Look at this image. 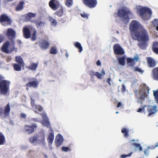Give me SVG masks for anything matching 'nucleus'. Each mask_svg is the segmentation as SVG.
Listing matches in <instances>:
<instances>
[{
    "label": "nucleus",
    "instance_id": "e2e57ef3",
    "mask_svg": "<svg viewBox=\"0 0 158 158\" xmlns=\"http://www.w3.org/2000/svg\"><path fill=\"white\" fill-rule=\"evenodd\" d=\"M158 147V142L156 143V144L155 147H153V148L154 149L155 148H156V147Z\"/></svg>",
    "mask_w": 158,
    "mask_h": 158
},
{
    "label": "nucleus",
    "instance_id": "72a5a7b5",
    "mask_svg": "<svg viewBox=\"0 0 158 158\" xmlns=\"http://www.w3.org/2000/svg\"><path fill=\"white\" fill-rule=\"evenodd\" d=\"M24 65H21L20 64H13V66L15 70L17 71H20L21 70V67Z\"/></svg>",
    "mask_w": 158,
    "mask_h": 158
},
{
    "label": "nucleus",
    "instance_id": "de8ad7c7",
    "mask_svg": "<svg viewBox=\"0 0 158 158\" xmlns=\"http://www.w3.org/2000/svg\"><path fill=\"white\" fill-rule=\"evenodd\" d=\"M131 155V153H130L128 155L123 154L120 157L121 158H125L128 156H130Z\"/></svg>",
    "mask_w": 158,
    "mask_h": 158
},
{
    "label": "nucleus",
    "instance_id": "6e6552de",
    "mask_svg": "<svg viewBox=\"0 0 158 158\" xmlns=\"http://www.w3.org/2000/svg\"><path fill=\"white\" fill-rule=\"evenodd\" d=\"M8 83L7 81L3 80L0 83V94H6L8 90Z\"/></svg>",
    "mask_w": 158,
    "mask_h": 158
},
{
    "label": "nucleus",
    "instance_id": "a18cd8bd",
    "mask_svg": "<svg viewBox=\"0 0 158 158\" xmlns=\"http://www.w3.org/2000/svg\"><path fill=\"white\" fill-rule=\"evenodd\" d=\"M153 95L156 99H158V89L156 91L153 90Z\"/></svg>",
    "mask_w": 158,
    "mask_h": 158
},
{
    "label": "nucleus",
    "instance_id": "f3484780",
    "mask_svg": "<svg viewBox=\"0 0 158 158\" xmlns=\"http://www.w3.org/2000/svg\"><path fill=\"white\" fill-rule=\"evenodd\" d=\"M138 140L135 141L134 139H133L131 140L130 142H131L134 141L131 144L135 148V150L136 151H139V152H140L142 151V148L140 146V144L138 143Z\"/></svg>",
    "mask_w": 158,
    "mask_h": 158
},
{
    "label": "nucleus",
    "instance_id": "20e7f679",
    "mask_svg": "<svg viewBox=\"0 0 158 158\" xmlns=\"http://www.w3.org/2000/svg\"><path fill=\"white\" fill-rule=\"evenodd\" d=\"M29 140L30 142L35 145H42L45 142L44 135L43 133H40L31 137Z\"/></svg>",
    "mask_w": 158,
    "mask_h": 158
},
{
    "label": "nucleus",
    "instance_id": "bf43d9fd",
    "mask_svg": "<svg viewBox=\"0 0 158 158\" xmlns=\"http://www.w3.org/2000/svg\"><path fill=\"white\" fill-rule=\"evenodd\" d=\"M122 91L124 92L125 90V87L124 85H122Z\"/></svg>",
    "mask_w": 158,
    "mask_h": 158
},
{
    "label": "nucleus",
    "instance_id": "f704fd0d",
    "mask_svg": "<svg viewBox=\"0 0 158 158\" xmlns=\"http://www.w3.org/2000/svg\"><path fill=\"white\" fill-rule=\"evenodd\" d=\"M34 103H35V102H34V100H31V106L33 107H34V106L35 108L37 110H38L40 111H41L43 110L42 108L40 106L34 105Z\"/></svg>",
    "mask_w": 158,
    "mask_h": 158
},
{
    "label": "nucleus",
    "instance_id": "4468645a",
    "mask_svg": "<svg viewBox=\"0 0 158 158\" xmlns=\"http://www.w3.org/2000/svg\"><path fill=\"white\" fill-rule=\"evenodd\" d=\"M42 116L43 120L41 122V123L44 126L49 127L50 125V124L45 113H43Z\"/></svg>",
    "mask_w": 158,
    "mask_h": 158
},
{
    "label": "nucleus",
    "instance_id": "39448f33",
    "mask_svg": "<svg viewBox=\"0 0 158 158\" xmlns=\"http://www.w3.org/2000/svg\"><path fill=\"white\" fill-rule=\"evenodd\" d=\"M129 28L132 32V35L134 33L139 32L144 29L139 22L135 20L131 22L130 24Z\"/></svg>",
    "mask_w": 158,
    "mask_h": 158
},
{
    "label": "nucleus",
    "instance_id": "ddd939ff",
    "mask_svg": "<svg viewBox=\"0 0 158 158\" xmlns=\"http://www.w3.org/2000/svg\"><path fill=\"white\" fill-rule=\"evenodd\" d=\"M114 52L118 55H123L124 52L118 44H116L114 47Z\"/></svg>",
    "mask_w": 158,
    "mask_h": 158
},
{
    "label": "nucleus",
    "instance_id": "5fc2aeb1",
    "mask_svg": "<svg viewBox=\"0 0 158 158\" xmlns=\"http://www.w3.org/2000/svg\"><path fill=\"white\" fill-rule=\"evenodd\" d=\"M21 116L22 118H25L26 117V114L23 113L21 114Z\"/></svg>",
    "mask_w": 158,
    "mask_h": 158
},
{
    "label": "nucleus",
    "instance_id": "5701e85b",
    "mask_svg": "<svg viewBox=\"0 0 158 158\" xmlns=\"http://www.w3.org/2000/svg\"><path fill=\"white\" fill-rule=\"evenodd\" d=\"M49 45V44L47 41L45 40L43 41L40 44L41 48L43 50L47 49L48 48Z\"/></svg>",
    "mask_w": 158,
    "mask_h": 158
},
{
    "label": "nucleus",
    "instance_id": "1a4fd4ad",
    "mask_svg": "<svg viewBox=\"0 0 158 158\" xmlns=\"http://www.w3.org/2000/svg\"><path fill=\"white\" fill-rule=\"evenodd\" d=\"M0 22L3 25L6 26L10 24L11 20L6 15H3L0 16Z\"/></svg>",
    "mask_w": 158,
    "mask_h": 158
},
{
    "label": "nucleus",
    "instance_id": "338daca9",
    "mask_svg": "<svg viewBox=\"0 0 158 158\" xmlns=\"http://www.w3.org/2000/svg\"><path fill=\"white\" fill-rule=\"evenodd\" d=\"M156 30L158 31V26L156 27Z\"/></svg>",
    "mask_w": 158,
    "mask_h": 158
},
{
    "label": "nucleus",
    "instance_id": "423d86ee",
    "mask_svg": "<svg viewBox=\"0 0 158 158\" xmlns=\"http://www.w3.org/2000/svg\"><path fill=\"white\" fill-rule=\"evenodd\" d=\"M14 50V42L11 41H6L3 44L2 48V51L7 53H11Z\"/></svg>",
    "mask_w": 158,
    "mask_h": 158
},
{
    "label": "nucleus",
    "instance_id": "2eb2a0df",
    "mask_svg": "<svg viewBox=\"0 0 158 158\" xmlns=\"http://www.w3.org/2000/svg\"><path fill=\"white\" fill-rule=\"evenodd\" d=\"M49 6L53 10H56L59 5V2L56 0H51L49 3Z\"/></svg>",
    "mask_w": 158,
    "mask_h": 158
},
{
    "label": "nucleus",
    "instance_id": "7c9ffc66",
    "mask_svg": "<svg viewBox=\"0 0 158 158\" xmlns=\"http://www.w3.org/2000/svg\"><path fill=\"white\" fill-rule=\"evenodd\" d=\"M54 139V135L52 133H50L48 135V141L50 144H51L53 141Z\"/></svg>",
    "mask_w": 158,
    "mask_h": 158
},
{
    "label": "nucleus",
    "instance_id": "a211bd4d",
    "mask_svg": "<svg viewBox=\"0 0 158 158\" xmlns=\"http://www.w3.org/2000/svg\"><path fill=\"white\" fill-rule=\"evenodd\" d=\"M36 127V126L35 125H33L31 126L26 125L25 127V129L27 133L31 134L34 132Z\"/></svg>",
    "mask_w": 158,
    "mask_h": 158
},
{
    "label": "nucleus",
    "instance_id": "8fccbe9b",
    "mask_svg": "<svg viewBox=\"0 0 158 158\" xmlns=\"http://www.w3.org/2000/svg\"><path fill=\"white\" fill-rule=\"evenodd\" d=\"M133 59L135 62H137L139 60V57L138 55H135Z\"/></svg>",
    "mask_w": 158,
    "mask_h": 158
},
{
    "label": "nucleus",
    "instance_id": "7ed1b4c3",
    "mask_svg": "<svg viewBox=\"0 0 158 158\" xmlns=\"http://www.w3.org/2000/svg\"><path fill=\"white\" fill-rule=\"evenodd\" d=\"M116 14L118 16L121 18L124 23H127L129 22V17L132 15V13L128 8H125L118 10Z\"/></svg>",
    "mask_w": 158,
    "mask_h": 158
},
{
    "label": "nucleus",
    "instance_id": "ea45409f",
    "mask_svg": "<svg viewBox=\"0 0 158 158\" xmlns=\"http://www.w3.org/2000/svg\"><path fill=\"white\" fill-rule=\"evenodd\" d=\"M57 52V49L55 47H52L50 50V53L52 54H55Z\"/></svg>",
    "mask_w": 158,
    "mask_h": 158
},
{
    "label": "nucleus",
    "instance_id": "2f4dec72",
    "mask_svg": "<svg viewBox=\"0 0 158 158\" xmlns=\"http://www.w3.org/2000/svg\"><path fill=\"white\" fill-rule=\"evenodd\" d=\"M25 2H21L16 8V10L17 11L21 10L23 8V6Z\"/></svg>",
    "mask_w": 158,
    "mask_h": 158
},
{
    "label": "nucleus",
    "instance_id": "9b49d317",
    "mask_svg": "<svg viewBox=\"0 0 158 158\" xmlns=\"http://www.w3.org/2000/svg\"><path fill=\"white\" fill-rule=\"evenodd\" d=\"M84 3L89 8H93L97 4L96 0H83Z\"/></svg>",
    "mask_w": 158,
    "mask_h": 158
},
{
    "label": "nucleus",
    "instance_id": "9d476101",
    "mask_svg": "<svg viewBox=\"0 0 158 158\" xmlns=\"http://www.w3.org/2000/svg\"><path fill=\"white\" fill-rule=\"evenodd\" d=\"M32 26H27L24 27L23 29V35L26 38L28 39L30 37Z\"/></svg>",
    "mask_w": 158,
    "mask_h": 158
},
{
    "label": "nucleus",
    "instance_id": "052dcab7",
    "mask_svg": "<svg viewBox=\"0 0 158 158\" xmlns=\"http://www.w3.org/2000/svg\"><path fill=\"white\" fill-rule=\"evenodd\" d=\"M110 81H111V79L110 78H107V79L106 80L107 82H108L109 84L110 85Z\"/></svg>",
    "mask_w": 158,
    "mask_h": 158
},
{
    "label": "nucleus",
    "instance_id": "69168bd1",
    "mask_svg": "<svg viewBox=\"0 0 158 158\" xmlns=\"http://www.w3.org/2000/svg\"><path fill=\"white\" fill-rule=\"evenodd\" d=\"M110 69L111 70H113V71H114V69H115L113 67H110Z\"/></svg>",
    "mask_w": 158,
    "mask_h": 158
},
{
    "label": "nucleus",
    "instance_id": "13d9d810",
    "mask_svg": "<svg viewBox=\"0 0 158 158\" xmlns=\"http://www.w3.org/2000/svg\"><path fill=\"white\" fill-rule=\"evenodd\" d=\"M122 103L121 102H119L118 103L117 107V108L119 107H121L122 106Z\"/></svg>",
    "mask_w": 158,
    "mask_h": 158
},
{
    "label": "nucleus",
    "instance_id": "0eeeda50",
    "mask_svg": "<svg viewBox=\"0 0 158 158\" xmlns=\"http://www.w3.org/2000/svg\"><path fill=\"white\" fill-rule=\"evenodd\" d=\"M149 89L145 84H143L142 87V90L140 91V98L142 100L147 98L149 94Z\"/></svg>",
    "mask_w": 158,
    "mask_h": 158
},
{
    "label": "nucleus",
    "instance_id": "a878e982",
    "mask_svg": "<svg viewBox=\"0 0 158 158\" xmlns=\"http://www.w3.org/2000/svg\"><path fill=\"white\" fill-rule=\"evenodd\" d=\"M127 64L129 66L133 67L135 64V62L133 58H127Z\"/></svg>",
    "mask_w": 158,
    "mask_h": 158
},
{
    "label": "nucleus",
    "instance_id": "393cba45",
    "mask_svg": "<svg viewBox=\"0 0 158 158\" xmlns=\"http://www.w3.org/2000/svg\"><path fill=\"white\" fill-rule=\"evenodd\" d=\"M153 78L156 80H158V67L155 68L152 70Z\"/></svg>",
    "mask_w": 158,
    "mask_h": 158
},
{
    "label": "nucleus",
    "instance_id": "c756f323",
    "mask_svg": "<svg viewBox=\"0 0 158 158\" xmlns=\"http://www.w3.org/2000/svg\"><path fill=\"white\" fill-rule=\"evenodd\" d=\"M16 61L18 63V64H20L21 65H24V62L22 58L20 56H16Z\"/></svg>",
    "mask_w": 158,
    "mask_h": 158
},
{
    "label": "nucleus",
    "instance_id": "412c9836",
    "mask_svg": "<svg viewBox=\"0 0 158 158\" xmlns=\"http://www.w3.org/2000/svg\"><path fill=\"white\" fill-rule=\"evenodd\" d=\"M10 111V108L8 105H7L6 107L5 110H2L0 108V115H1L4 114L6 115H8L9 114V112Z\"/></svg>",
    "mask_w": 158,
    "mask_h": 158
},
{
    "label": "nucleus",
    "instance_id": "0e129e2a",
    "mask_svg": "<svg viewBox=\"0 0 158 158\" xmlns=\"http://www.w3.org/2000/svg\"><path fill=\"white\" fill-rule=\"evenodd\" d=\"M153 149V147H151L148 146L147 149Z\"/></svg>",
    "mask_w": 158,
    "mask_h": 158
},
{
    "label": "nucleus",
    "instance_id": "f257e3e1",
    "mask_svg": "<svg viewBox=\"0 0 158 158\" xmlns=\"http://www.w3.org/2000/svg\"><path fill=\"white\" fill-rule=\"evenodd\" d=\"M132 37L139 42V46L141 49H144L146 48L149 39L148 34L144 29L139 32L134 33Z\"/></svg>",
    "mask_w": 158,
    "mask_h": 158
},
{
    "label": "nucleus",
    "instance_id": "4be33fe9",
    "mask_svg": "<svg viewBox=\"0 0 158 158\" xmlns=\"http://www.w3.org/2000/svg\"><path fill=\"white\" fill-rule=\"evenodd\" d=\"M147 60L148 66L150 67L155 66L156 63L154 59L151 57H148L147 58Z\"/></svg>",
    "mask_w": 158,
    "mask_h": 158
},
{
    "label": "nucleus",
    "instance_id": "e433bc0d",
    "mask_svg": "<svg viewBox=\"0 0 158 158\" xmlns=\"http://www.w3.org/2000/svg\"><path fill=\"white\" fill-rule=\"evenodd\" d=\"M37 66V64L33 63L31 64L29 66L28 69L32 70H35Z\"/></svg>",
    "mask_w": 158,
    "mask_h": 158
},
{
    "label": "nucleus",
    "instance_id": "6e6d98bb",
    "mask_svg": "<svg viewBox=\"0 0 158 158\" xmlns=\"http://www.w3.org/2000/svg\"><path fill=\"white\" fill-rule=\"evenodd\" d=\"M4 40V38L1 35H0V43L3 41Z\"/></svg>",
    "mask_w": 158,
    "mask_h": 158
},
{
    "label": "nucleus",
    "instance_id": "c9c22d12",
    "mask_svg": "<svg viewBox=\"0 0 158 158\" xmlns=\"http://www.w3.org/2000/svg\"><path fill=\"white\" fill-rule=\"evenodd\" d=\"M36 15L35 13H29L26 15V18L28 20H30L32 18L35 16Z\"/></svg>",
    "mask_w": 158,
    "mask_h": 158
},
{
    "label": "nucleus",
    "instance_id": "680f3d73",
    "mask_svg": "<svg viewBox=\"0 0 158 158\" xmlns=\"http://www.w3.org/2000/svg\"><path fill=\"white\" fill-rule=\"evenodd\" d=\"M11 60V58L10 57H8L7 59V61L8 62H9Z\"/></svg>",
    "mask_w": 158,
    "mask_h": 158
},
{
    "label": "nucleus",
    "instance_id": "4c0bfd02",
    "mask_svg": "<svg viewBox=\"0 0 158 158\" xmlns=\"http://www.w3.org/2000/svg\"><path fill=\"white\" fill-rule=\"evenodd\" d=\"M75 46L76 48H78L79 49L80 52H81L82 51V47L81 46V44L80 43L77 42H76L75 44Z\"/></svg>",
    "mask_w": 158,
    "mask_h": 158
},
{
    "label": "nucleus",
    "instance_id": "a19ab883",
    "mask_svg": "<svg viewBox=\"0 0 158 158\" xmlns=\"http://www.w3.org/2000/svg\"><path fill=\"white\" fill-rule=\"evenodd\" d=\"M49 19L52 23V24L53 26H55L56 24V21L52 18H50Z\"/></svg>",
    "mask_w": 158,
    "mask_h": 158
},
{
    "label": "nucleus",
    "instance_id": "774afa93",
    "mask_svg": "<svg viewBox=\"0 0 158 158\" xmlns=\"http://www.w3.org/2000/svg\"><path fill=\"white\" fill-rule=\"evenodd\" d=\"M119 113V112L118 111H116V113L117 114H118Z\"/></svg>",
    "mask_w": 158,
    "mask_h": 158
},
{
    "label": "nucleus",
    "instance_id": "f8f14e48",
    "mask_svg": "<svg viewBox=\"0 0 158 158\" xmlns=\"http://www.w3.org/2000/svg\"><path fill=\"white\" fill-rule=\"evenodd\" d=\"M105 71L103 69H102L100 73L98 72H95L93 71H91L90 72V75L91 77L95 75L99 79H102V77L105 76Z\"/></svg>",
    "mask_w": 158,
    "mask_h": 158
},
{
    "label": "nucleus",
    "instance_id": "473e14b6",
    "mask_svg": "<svg viewBox=\"0 0 158 158\" xmlns=\"http://www.w3.org/2000/svg\"><path fill=\"white\" fill-rule=\"evenodd\" d=\"M31 31L32 33L31 39L32 40H35L36 38V31L35 29L32 27Z\"/></svg>",
    "mask_w": 158,
    "mask_h": 158
},
{
    "label": "nucleus",
    "instance_id": "f03ea898",
    "mask_svg": "<svg viewBox=\"0 0 158 158\" xmlns=\"http://www.w3.org/2000/svg\"><path fill=\"white\" fill-rule=\"evenodd\" d=\"M136 9L138 13L143 19L147 20L150 18L152 14V11L150 8L146 7L138 6Z\"/></svg>",
    "mask_w": 158,
    "mask_h": 158
},
{
    "label": "nucleus",
    "instance_id": "79ce46f5",
    "mask_svg": "<svg viewBox=\"0 0 158 158\" xmlns=\"http://www.w3.org/2000/svg\"><path fill=\"white\" fill-rule=\"evenodd\" d=\"M127 130L125 128H123L122 130V132L124 134V136L125 137H128V135L127 133Z\"/></svg>",
    "mask_w": 158,
    "mask_h": 158
},
{
    "label": "nucleus",
    "instance_id": "c03bdc74",
    "mask_svg": "<svg viewBox=\"0 0 158 158\" xmlns=\"http://www.w3.org/2000/svg\"><path fill=\"white\" fill-rule=\"evenodd\" d=\"M134 70L135 71L141 73H142L143 72V71L141 69L137 67L134 68Z\"/></svg>",
    "mask_w": 158,
    "mask_h": 158
},
{
    "label": "nucleus",
    "instance_id": "bb28decb",
    "mask_svg": "<svg viewBox=\"0 0 158 158\" xmlns=\"http://www.w3.org/2000/svg\"><path fill=\"white\" fill-rule=\"evenodd\" d=\"M152 49L155 53L158 54V42H154L153 44Z\"/></svg>",
    "mask_w": 158,
    "mask_h": 158
},
{
    "label": "nucleus",
    "instance_id": "c85d7f7f",
    "mask_svg": "<svg viewBox=\"0 0 158 158\" xmlns=\"http://www.w3.org/2000/svg\"><path fill=\"white\" fill-rule=\"evenodd\" d=\"M119 64L122 65L124 66L125 64V56H123L122 57L117 58Z\"/></svg>",
    "mask_w": 158,
    "mask_h": 158
},
{
    "label": "nucleus",
    "instance_id": "b1692460",
    "mask_svg": "<svg viewBox=\"0 0 158 158\" xmlns=\"http://www.w3.org/2000/svg\"><path fill=\"white\" fill-rule=\"evenodd\" d=\"M38 84V83L36 81H31L26 84V86L27 87H32L35 88L37 86Z\"/></svg>",
    "mask_w": 158,
    "mask_h": 158
},
{
    "label": "nucleus",
    "instance_id": "603ef678",
    "mask_svg": "<svg viewBox=\"0 0 158 158\" xmlns=\"http://www.w3.org/2000/svg\"><path fill=\"white\" fill-rule=\"evenodd\" d=\"M27 147L25 145H22L21 146V148L22 150H25L27 148Z\"/></svg>",
    "mask_w": 158,
    "mask_h": 158
},
{
    "label": "nucleus",
    "instance_id": "aec40b11",
    "mask_svg": "<svg viewBox=\"0 0 158 158\" xmlns=\"http://www.w3.org/2000/svg\"><path fill=\"white\" fill-rule=\"evenodd\" d=\"M157 108V106L156 105H154L152 107L151 106H149L148 107V110L149 112L148 116H150L151 114H155L156 113V109Z\"/></svg>",
    "mask_w": 158,
    "mask_h": 158
},
{
    "label": "nucleus",
    "instance_id": "864d4df0",
    "mask_svg": "<svg viewBox=\"0 0 158 158\" xmlns=\"http://www.w3.org/2000/svg\"><path fill=\"white\" fill-rule=\"evenodd\" d=\"M144 153L145 154L146 156H148L149 153V152L147 150H145L144 151Z\"/></svg>",
    "mask_w": 158,
    "mask_h": 158
},
{
    "label": "nucleus",
    "instance_id": "4d7b16f0",
    "mask_svg": "<svg viewBox=\"0 0 158 158\" xmlns=\"http://www.w3.org/2000/svg\"><path fill=\"white\" fill-rule=\"evenodd\" d=\"M96 64L98 66H101V63L99 60H98Z\"/></svg>",
    "mask_w": 158,
    "mask_h": 158
},
{
    "label": "nucleus",
    "instance_id": "6ab92c4d",
    "mask_svg": "<svg viewBox=\"0 0 158 158\" xmlns=\"http://www.w3.org/2000/svg\"><path fill=\"white\" fill-rule=\"evenodd\" d=\"M63 142L62 136L60 134H58L56 138L55 142L57 146H59L62 144Z\"/></svg>",
    "mask_w": 158,
    "mask_h": 158
},
{
    "label": "nucleus",
    "instance_id": "37998d69",
    "mask_svg": "<svg viewBox=\"0 0 158 158\" xmlns=\"http://www.w3.org/2000/svg\"><path fill=\"white\" fill-rule=\"evenodd\" d=\"M72 4V0H66V4L67 6L70 7Z\"/></svg>",
    "mask_w": 158,
    "mask_h": 158
},
{
    "label": "nucleus",
    "instance_id": "cd10ccee",
    "mask_svg": "<svg viewBox=\"0 0 158 158\" xmlns=\"http://www.w3.org/2000/svg\"><path fill=\"white\" fill-rule=\"evenodd\" d=\"M5 142V138L4 135L0 132V145L4 144Z\"/></svg>",
    "mask_w": 158,
    "mask_h": 158
},
{
    "label": "nucleus",
    "instance_id": "3c124183",
    "mask_svg": "<svg viewBox=\"0 0 158 158\" xmlns=\"http://www.w3.org/2000/svg\"><path fill=\"white\" fill-rule=\"evenodd\" d=\"M144 110V108H139L138 110L137 111L139 112H143Z\"/></svg>",
    "mask_w": 158,
    "mask_h": 158
},
{
    "label": "nucleus",
    "instance_id": "49530a36",
    "mask_svg": "<svg viewBox=\"0 0 158 158\" xmlns=\"http://www.w3.org/2000/svg\"><path fill=\"white\" fill-rule=\"evenodd\" d=\"M152 23L154 26H158V19H155L152 22Z\"/></svg>",
    "mask_w": 158,
    "mask_h": 158
},
{
    "label": "nucleus",
    "instance_id": "dca6fc26",
    "mask_svg": "<svg viewBox=\"0 0 158 158\" xmlns=\"http://www.w3.org/2000/svg\"><path fill=\"white\" fill-rule=\"evenodd\" d=\"M4 34L7 36L14 37L15 35V32L12 29L9 28L5 30L4 31Z\"/></svg>",
    "mask_w": 158,
    "mask_h": 158
},
{
    "label": "nucleus",
    "instance_id": "09e8293b",
    "mask_svg": "<svg viewBox=\"0 0 158 158\" xmlns=\"http://www.w3.org/2000/svg\"><path fill=\"white\" fill-rule=\"evenodd\" d=\"M61 149L63 151L67 152L69 150V148L68 147H64L62 148Z\"/></svg>",
    "mask_w": 158,
    "mask_h": 158
},
{
    "label": "nucleus",
    "instance_id": "58836bf2",
    "mask_svg": "<svg viewBox=\"0 0 158 158\" xmlns=\"http://www.w3.org/2000/svg\"><path fill=\"white\" fill-rule=\"evenodd\" d=\"M81 16L86 19H88L89 16V15L87 13H85V12H82L80 14Z\"/></svg>",
    "mask_w": 158,
    "mask_h": 158
}]
</instances>
